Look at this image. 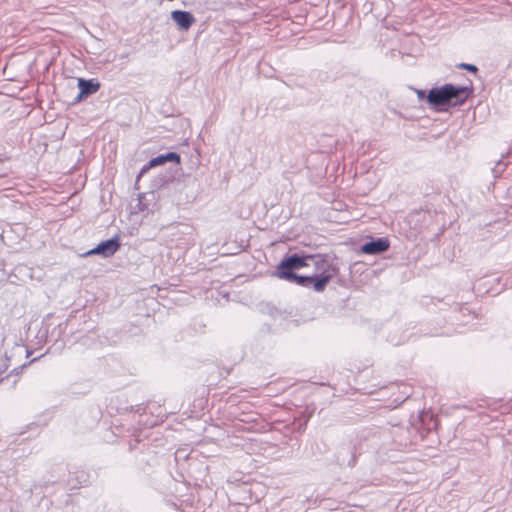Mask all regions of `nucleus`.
Segmentation results:
<instances>
[{"instance_id": "obj_9", "label": "nucleus", "mask_w": 512, "mask_h": 512, "mask_svg": "<svg viewBox=\"0 0 512 512\" xmlns=\"http://www.w3.org/2000/svg\"><path fill=\"white\" fill-rule=\"evenodd\" d=\"M460 67L464 68L470 72H474V73L477 72V67L472 64H461Z\"/></svg>"}, {"instance_id": "obj_3", "label": "nucleus", "mask_w": 512, "mask_h": 512, "mask_svg": "<svg viewBox=\"0 0 512 512\" xmlns=\"http://www.w3.org/2000/svg\"><path fill=\"white\" fill-rule=\"evenodd\" d=\"M317 269L320 271V274L317 276H312L314 278L313 281L307 282L308 286L313 284V288L317 292L324 291L326 285L332 278L331 273V265L326 260H318L316 262Z\"/></svg>"}, {"instance_id": "obj_1", "label": "nucleus", "mask_w": 512, "mask_h": 512, "mask_svg": "<svg viewBox=\"0 0 512 512\" xmlns=\"http://www.w3.org/2000/svg\"><path fill=\"white\" fill-rule=\"evenodd\" d=\"M471 95V89L465 86L445 84L432 88L426 97L427 102L438 110L463 105Z\"/></svg>"}, {"instance_id": "obj_7", "label": "nucleus", "mask_w": 512, "mask_h": 512, "mask_svg": "<svg viewBox=\"0 0 512 512\" xmlns=\"http://www.w3.org/2000/svg\"><path fill=\"white\" fill-rule=\"evenodd\" d=\"M166 162L180 163V156L175 152L159 155L149 161V163L141 169V174L146 173L149 169L163 165Z\"/></svg>"}, {"instance_id": "obj_2", "label": "nucleus", "mask_w": 512, "mask_h": 512, "mask_svg": "<svg viewBox=\"0 0 512 512\" xmlns=\"http://www.w3.org/2000/svg\"><path fill=\"white\" fill-rule=\"evenodd\" d=\"M307 259H313V256L308 255L305 257H300L298 255H292L283 259L277 266V277L280 279L293 281L296 284L304 287H308L307 282L313 281V277L300 276L293 273L294 270H299L303 267H306L308 265L306 262Z\"/></svg>"}, {"instance_id": "obj_4", "label": "nucleus", "mask_w": 512, "mask_h": 512, "mask_svg": "<svg viewBox=\"0 0 512 512\" xmlns=\"http://www.w3.org/2000/svg\"><path fill=\"white\" fill-rule=\"evenodd\" d=\"M390 248V241L387 237H381L374 241L365 243L361 247V253L366 255H376L387 251Z\"/></svg>"}, {"instance_id": "obj_5", "label": "nucleus", "mask_w": 512, "mask_h": 512, "mask_svg": "<svg viewBox=\"0 0 512 512\" xmlns=\"http://www.w3.org/2000/svg\"><path fill=\"white\" fill-rule=\"evenodd\" d=\"M120 247V243L118 241V238L109 239L104 242H101L97 245L94 249L88 251L85 255H95L100 254L104 257L112 256Z\"/></svg>"}, {"instance_id": "obj_8", "label": "nucleus", "mask_w": 512, "mask_h": 512, "mask_svg": "<svg viewBox=\"0 0 512 512\" xmlns=\"http://www.w3.org/2000/svg\"><path fill=\"white\" fill-rule=\"evenodd\" d=\"M78 87L80 89L79 97L82 98L96 93L100 88V83L94 80H85L80 78L78 80Z\"/></svg>"}, {"instance_id": "obj_6", "label": "nucleus", "mask_w": 512, "mask_h": 512, "mask_svg": "<svg viewBox=\"0 0 512 512\" xmlns=\"http://www.w3.org/2000/svg\"><path fill=\"white\" fill-rule=\"evenodd\" d=\"M171 18L180 30L187 31L195 23V17L187 11L174 10L171 12Z\"/></svg>"}]
</instances>
